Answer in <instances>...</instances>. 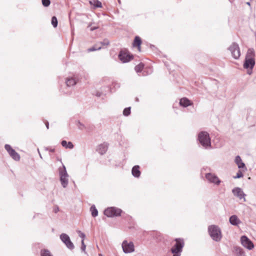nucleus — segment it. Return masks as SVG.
<instances>
[{
  "label": "nucleus",
  "instance_id": "obj_21",
  "mask_svg": "<svg viewBox=\"0 0 256 256\" xmlns=\"http://www.w3.org/2000/svg\"><path fill=\"white\" fill-rule=\"evenodd\" d=\"M234 252L236 256H244V252L242 248L240 247H234Z\"/></svg>",
  "mask_w": 256,
  "mask_h": 256
},
{
  "label": "nucleus",
  "instance_id": "obj_3",
  "mask_svg": "<svg viewBox=\"0 0 256 256\" xmlns=\"http://www.w3.org/2000/svg\"><path fill=\"white\" fill-rule=\"evenodd\" d=\"M60 161L62 162L61 160H60ZM62 166L58 168V173L61 184L63 188H66L68 183V174L66 172V166L62 163Z\"/></svg>",
  "mask_w": 256,
  "mask_h": 256
},
{
  "label": "nucleus",
  "instance_id": "obj_45",
  "mask_svg": "<svg viewBox=\"0 0 256 256\" xmlns=\"http://www.w3.org/2000/svg\"><path fill=\"white\" fill-rule=\"evenodd\" d=\"M246 4L248 6H250V2H247Z\"/></svg>",
  "mask_w": 256,
  "mask_h": 256
},
{
  "label": "nucleus",
  "instance_id": "obj_30",
  "mask_svg": "<svg viewBox=\"0 0 256 256\" xmlns=\"http://www.w3.org/2000/svg\"><path fill=\"white\" fill-rule=\"evenodd\" d=\"M101 49V46H98L96 45L93 46L92 47H91L88 49V52H94L97 50H100Z\"/></svg>",
  "mask_w": 256,
  "mask_h": 256
},
{
  "label": "nucleus",
  "instance_id": "obj_22",
  "mask_svg": "<svg viewBox=\"0 0 256 256\" xmlns=\"http://www.w3.org/2000/svg\"><path fill=\"white\" fill-rule=\"evenodd\" d=\"M66 84L68 86H74L76 82L73 78H68L66 79Z\"/></svg>",
  "mask_w": 256,
  "mask_h": 256
},
{
  "label": "nucleus",
  "instance_id": "obj_35",
  "mask_svg": "<svg viewBox=\"0 0 256 256\" xmlns=\"http://www.w3.org/2000/svg\"><path fill=\"white\" fill-rule=\"evenodd\" d=\"M76 125L78 128L80 130H82L85 128L84 125L83 124L81 123L80 121L77 122Z\"/></svg>",
  "mask_w": 256,
  "mask_h": 256
},
{
  "label": "nucleus",
  "instance_id": "obj_25",
  "mask_svg": "<svg viewBox=\"0 0 256 256\" xmlns=\"http://www.w3.org/2000/svg\"><path fill=\"white\" fill-rule=\"evenodd\" d=\"M90 210L91 212V213H92V216H93V217H96V216H98V211L97 210V209L96 208V206L94 205H92L90 208Z\"/></svg>",
  "mask_w": 256,
  "mask_h": 256
},
{
  "label": "nucleus",
  "instance_id": "obj_43",
  "mask_svg": "<svg viewBox=\"0 0 256 256\" xmlns=\"http://www.w3.org/2000/svg\"><path fill=\"white\" fill-rule=\"evenodd\" d=\"M58 210V208H57L56 209L54 210V212L56 213Z\"/></svg>",
  "mask_w": 256,
  "mask_h": 256
},
{
  "label": "nucleus",
  "instance_id": "obj_31",
  "mask_svg": "<svg viewBox=\"0 0 256 256\" xmlns=\"http://www.w3.org/2000/svg\"><path fill=\"white\" fill-rule=\"evenodd\" d=\"M130 114V107L125 108L123 110V114L124 116H128Z\"/></svg>",
  "mask_w": 256,
  "mask_h": 256
},
{
  "label": "nucleus",
  "instance_id": "obj_46",
  "mask_svg": "<svg viewBox=\"0 0 256 256\" xmlns=\"http://www.w3.org/2000/svg\"><path fill=\"white\" fill-rule=\"evenodd\" d=\"M248 74H251V73H252V72H248Z\"/></svg>",
  "mask_w": 256,
  "mask_h": 256
},
{
  "label": "nucleus",
  "instance_id": "obj_8",
  "mask_svg": "<svg viewBox=\"0 0 256 256\" xmlns=\"http://www.w3.org/2000/svg\"><path fill=\"white\" fill-rule=\"evenodd\" d=\"M4 148L10 154V156L16 161H18L20 160V154L13 149L11 146L8 144L4 146Z\"/></svg>",
  "mask_w": 256,
  "mask_h": 256
},
{
  "label": "nucleus",
  "instance_id": "obj_15",
  "mask_svg": "<svg viewBox=\"0 0 256 256\" xmlns=\"http://www.w3.org/2000/svg\"><path fill=\"white\" fill-rule=\"evenodd\" d=\"M108 145V144L106 142H104L103 144H100L96 148V151L101 155H103L107 151Z\"/></svg>",
  "mask_w": 256,
  "mask_h": 256
},
{
  "label": "nucleus",
  "instance_id": "obj_14",
  "mask_svg": "<svg viewBox=\"0 0 256 256\" xmlns=\"http://www.w3.org/2000/svg\"><path fill=\"white\" fill-rule=\"evenodd\" d=\"M232 192L234 196L238 197L240 200L243 199L244 202H246L245 196L246 195L240 188H235L232 190Z\"/></svg>",
  "mask_w": 256,
  "mask_h": 256
},
{
  "label": "nucleus",
  "instance_id": "obj_41",
  "mask_svg": "<svg viewBox=\"0 0 256 256\" xmlns=\"http://www.w3.org/2000/svg\"><path fill=\"white\" fill-rule=\"evenodd\" d=\"M46 126L47 129L49 128V124H48V121H46Z\"/></svg>",
  "mask_w": 256,
  "mask_h": 256
},
{
  "label": "nucleus",
  "instance_id": "obj_23",
  "mask_svg": "<svg viewBox=\"0 0 256 256\" xmlns=\"http://www.w3.org/2000/svg\"><path fill=\"white\" fill-rule=\"evenodd\" d=\"M61 144L62 146L66 148L72 149L74 148V144L71 142H67L65 140H63L61 142Z\"/></svg>",
  "mask_w": 256,
  "mask_h": 256
},
{
  "label": "nucleus",
  "instance_id": "obj_6",
  "mask_svg": "<svg viewBox=\"0 0 256 256\" xmlns=\"http://www.w3.org/2000/svg\"><path fill=\"white\" fill-rule=\"evenodd\" d=\"M228 50L230 52L234 58L238 60L240 58V49L238 44L236 42H232L228 48Z\"/></svg>",
  "mask_w": 256,
  "mask_h": 256
},
{
  "label": "nucleus",
  "instance_id": "obj_49",
  "mask_svg": "<svg viewBox=\"0 0 256 256\" xmlns=\"http://www.w3.org/2000/svg\"><path fill=\"white\" fill-rule=\"evenodd\" d=\"M98 255H99V256H102V254H99Z\"/></svg>",
  "mask_w": 256,
  "mask_h": 256
},
{
  "label": "nucleus",
  "instance_id": "obj_7",
  "mask_svg": "<svg viewBox=\"0 0 256 256\" xmlns=\"http://www.w3.org/2000/svg\"><path fill=\"white\" fill-rule=\"evenodd\" d=\"M60 240L65 244L68 248L72 250L74 248V244L70 240V236L66 234H62L60 235Z\"/></svg>",
  "mask_w": 256,
  "mask_h": 256
},
{
  "label": "nucleus",
  "instance_id": "obj_44",
  "mask_svg": "<svg viewBox=\"0 0 256 256\" xmlns=\"http://www.w3.org/2000/svg\"><path fill=\"white\" fill-rule=\"evenodd\" d=\"M38 151H39V150H38ZM38 153H39V154H40V158H42V155L40 154V152H38Z\"/></svg>",
  "mask_w": 256,
  "mask_h": 256
},
{
  "label": "nucleus",
  "instance_id": "obj_40",
  "mask_svg": "<svg viewBox=\"0 0 256 256\" xmlns=\"http://www.w3.org/2000/svg\"><path fill=\"white\" fill-rule=\"evenodd\" d=\"M98 28V26H93V27H91L90 28V31H94L96 30H97Z\"/></svg>",
  "mask_w": 256,
  "mask_h": 256
},
{
  "label": "nucleus",
  "instance_id": "obj_16",
  "mask_svg": "<svg viewBox=\"0 0 256 256\" xmlns=\"http://www.w3.org/2000/svg\"><path fill=\"white\" fill-rule=\"evenodd\" d=\"M229 222L232 225L237 226L241 222L236 215H232L230 216Z\"/></svg>",
  "mask_w": 256,
  "mask_h": 256
},
{
  "label": "nucleus",
  "instance_id": "obj_37",
  "mask_svg": "<svg viewBox=\"0 0 256 256\" xmlns=\"http://www.w3.org/2000/svg\"><path fill=\"white\" fill-rule=\"evenodd\" d=\"M110 42L108 40H104L102 42H101V44L104 46H106L109 44Z\"/></svg>",
  "mask_w": 256,
  "mask_h": 256
},
{
  "label": "nucleus",
  "instance_id": "obj_47",
  "mask_svg": "<svg viewBox=\"0 0 256 256\" xmlns=\"http://www.w3.org/2000/svg\"><path fill=\"white\" fill-rule=\"evenodd\" d=\"M91 25H92V24H89L88 26V28L90 27L91 26Z\"/></svg>",
  "mask_w": 256,
  "mask_h": 256
},
{
  "label": "nucleus",
  "instance_id": "obj_9",
  "mask_svg": "<svg viewBox=\"0 0 256 256\" xmlns=\"http://www.w3.org/2000/svg\"><path fill=\"white\" fill-rule=\"evenodd\" d=\"M242 244L247 249L250 250L254 247L252 242L246 236H242L240 238Z\"/></svg>",
  "mask_w": 256,
  "mask_h": 256
},
{
  "label": "nucleus",
  "instance_id": "obj_36",
  "mask_svg": "<svg viewBox=\"0 0 256 256\" xmlns=\"http://www.w3.org/2000/svg\"><path fill=\"white\" fill-rule=\"evenodd\" d=\"M81 243H82V246H81L82 251L84 252L85 254H86V245L84 244V241H83V240H82Z\"/></svg>",
  "mask_w": 256,
  "mask_h": 256
},
{
  "label": "nucleus",
  "instance_id": "obj_17",
  "mask_svg": "<svg viewBox=\"0 0 256 256\" xmlns=\"http://www.w3.org/2000/svg\"><path fill=\"white\" fill-rule=\"evenodd\" d=\"M234 162L237 164L239 168H245L246 170V169L244 163L242 162L241 158L239 156H236Z\"/></svg>",
  "mask_w": 256,
  "mask_h": 256
},
{
  "label": "nucleus",
  "instance_id": "obj_32",
  "mask_svg": "<svg viewBox=\"0 0 256 256\" xmlns=\"http://www.w3.org/2000/svg\"><path fill=\"white\" fill-rule=\"evenodd\" d=\"M42 4L44 6L47 7L50 4V0H42Z\"/></svg>",
  "mask_w": 256,
  "mask_h": 256
},
{
  "label": "nucleus",
  "instance_id": "obj_34",
  "mask_svg": "<svg viewBox=\"0 0 256 256\" xmlns=\"http://www.w3.org/2000/svg\"><path fill=\"white\" fill-rule=\"evenodd\" d=\"M76 232L78 234L79 236L80 237L82 238V240H83V241H84V238H86L85 234L84 232H82L80 230H78L76 231Z\"/></svg>",
  "mask_w": 256,
  "mask_h": 256
},
{
  "label": "nucleus",
  "instance_id": "obj_20",
  "mask_svg": "<svg viewBox=\"0 0 256 256\" xmlns=\"http://www.w3.org/2000/svg\"><path fill=\"white\" fill-rule=\"evenodd\" d=\"M142 44V40L138 36H136L133 42V46L138 48V50L140 51V45Z\"/></svg>",
  "mask_w": 256,
  "mask_h": 256
},
{
  "label": "nucleus",
  "instance_id": "obj_29",
  "mask_svg": "<svg viewBox=\"0 0 256 256\" xmlns=\"http://www.w3.org/2000/svg\"><path fill=\"white\" fill-rule=\"evenodd\" d=\"M51 23L54 28H56L58 26V20L55 16L52 17Z\"/></svg>",
  "mask_w": 256,
  "mask_h": 256
},
{
  "label": "nucleus",
  "instance_id": "obj_12",
  "mask_svg": "<svg viewBox=\"0 0 256 256\" xmlns=\"http://www.w3.org/2000/svg\"><path fill=\"white\" fill-rule=\"evenodd\" d=\"M118 57L122 62H128L134 58V56L132 54H127L122 50L120 52Z\"/></svg>",
  "mask_w": 256,
  "mask_h": 256
},
{
  "label": "nucleus",
  "instance_id": "obj_19",
  "mask_svg": "<svg viewBox=\"0 0 256 256\" xmlns=\"http://www.w3.org/2000/svg\"><path fill=\"white\" fill-rule=\"evenodd\" d=\"M179 104L180 106L184 108L190 106L192 104L190 101L186 98H181L180 100Z\"/></svg>",
  "mask_w": 256,
  "mask_h": 256
},
{
  "label": "nucleus",
  "instance_id": "obj_27",
  "mask_svg": "<svg viewBox=\"0 0 256 256\" xmlns=\"http://www.w3.org/2000/svg\"><path fill=\"white\" fill-rule=\"evenodd\" d=\"M40 256H52L50 250L46 249L42 250L40 251Z\"/></svg>",
  "mask_w": 256,
  "mask_h": 256
},
{
  "label": "nucleus",
  "instance_id": "obj_13",
  "mask_svg": "<svg viewBox=\"0 0 256 256\" xmlns=\"http://www.w3.org/2000/svg\"><path fill=\"white\" fill-rule=\"evenodd\" d=\"M254 58H245L244 63V68L246 69L252 70L255 65Z\"/></svg>",
  "mask_w": 256,
  "mask_h": 256
},
{
  "label": "nucleus",
  "instance_id": "obj_33",
  "mask_svg": "<svg viewBox=\"0 0 256 256\" xmlns=\"http://www.w3.org/2000/svg\"><path fill=\"white\" fill-rule=\"evenodd\" d=\"M244 176V174L240 170H238V172L236 173V176H234V178H242Z\"/></svg>",
  "mask_w": 256,
  "mask_h": 256
},
{
  "label": "nucleus",
  "instance_id": "obj_5",
  "mask_svg": "<svg viewBox=\"0 0 256 256\" xmlns=\"http://www.w3.org/2000/svg\"><path fill=\"white\" fill-rule=\"evenodd\" d=\"M122 210L118 208L110 207L106 208L104 212L105 216L109 218L118 216L121 215Z\"/></svg>",
  "mask_w": 256,
  "mask_h": 256
},
{
  "label": "nucleus",
  "instance_id": "obj_18",
  "mask_svg": "<svg viewBox=\"0 0 256 256\" xmlns=\"http://www.w3.org/2000/svg\"><path fill=\"white\" fill-rule=\"evenodd\" d=\"M140 166L138 165L134 166L132 170V174L135 178H139L140 175Z\"/></svg>",
  "mask_w": 256,
  "mask_h": 256
},
{
  "label": "nucleus",
  "instance_id": "obj_1",
  "mask_svg": "<svg viewBox=\"0 0 256 256\" xmlns=\"http://www.w3.org/2000/svg\"><path fill=\"white\" fill-rule=\"evenodd\" d=\"M198 140L199 143L205 148L211 146L210 138L209 134L206 131H202L198 134Z\"/></svg>",
  "mask_w": 256,
  "mask_h": 256
},
{
  "label": "nucleus",
  "instance_id": "obj_24",
  "mask_svg": "<svg viewBox=\"0 0 256 256\" xmlns=\"http://www.w3.org/2000/svg\"><path fill=\"white\" fill-rule=\"evenodd\" d=\"M254 50L253 48H248L245 58H254Z\"/></svg>",
  "mask_w": 256,
  "mask_h": 256
},
{
  "label": "nucleus",
  "instance_id": "obj_10",
  "mask_svg": "<svg viewBox=\"0 0 256 256\" xmlns=\"http://www.w3.org/2000/svg\"><path fill=\"white\" fill-rule=\"evenodd\" d=\"M122 248L125 253H130L134 250V245L132 242L128 243L126 240H124L122 244Z\"/></svg>",
  "mask_w": 256,
  "mask_h": 256
},
{
  "label": "nucleus",
  "instance_id": "obj_11",
  "mask_svg": "<svg viewBox=\"0 0 256 256\" xmlns=\"http://www.w3.org/2000/svg\"><path fill=\"white\" fill-rule=\"evenodd\" d=\"M206 180L210 183H214L216 185H219L221 182L220 180L214 174L212 173H207L205 176Z\"/></svg>",
  "mask_w": 256,
  "mask_h": 256
},
{
  "label": "nucleus",
  "instance_id": "obj_2",
  "mask_svg": "<svg viewBox=\"0 0 256 256\" xmlns=\"http://www.w3.org/2000/svg\"><path fill=\"white\" fill-rule=\"evenodd\" d=\"M208 232L212 238L216 242H220L222 238L221 230L216 225H210L208 227Z\"/></svg>",
  "mask_w": 256,
  "mask_h": 256
},
{
  "label": "nucleus",
  "instance_id": "obj_48",
  "mask_svg": "<svg viewBox=\"0 0 256 256\" xmlns=\"http://www.w3.org/2000/svg\"><path fill=\"white\" fill-rule=\"evenodd\" d=\"M136 101H138V98H136Z\"/></svg>",
  "mask_w": 256,
  "mask_h": 256
},
{
  "label": "nucleus",
  "instance_id": "obj_28",
  "mask_svg": "<svg viewBox=\"0 0 256 256\" xmlns=\"http://www.w3.org/2000/svg\"><path fill=\"white\" fill-rule=\"evenodd\" d=\"M90 4L94 5V7L96 8H101L102 6L101 2L98 0H94L93 2L90 1Z\"/></svg>",
  "mask_w": 256,
  "mask_h": 256
},
{
  "label": "nucleus",
  "instance_id": "obj_42",
  "mask_svg": "<svg viewBox=\"0 0 256 256\" xmlns=\"http://www.w3.org/2000/svg\"><path fill=\"white\" fill-rule=\"evenodd\" d=\"M96 96L98 97H100L101 96V93L100 92H98L96 94Z\"/></svg>",
  "mask_w": 256,
  "mask_h": 256
},
{
  "label": "nucleus",
  "instance_id": "obj_26",
  "mask_svg": "<svg viewBox=\"0 0 256 256\" xmlns=\"http://www.w3.org/2000/svg\"><path fill=\"white\" fill-rule=\"evenodd\" d=\"M144 67V64L140 62L138 65L136 66L134 70L137 73L140 72L142 71Z\"/></svg>",
  "mask_w": 256,
  "mask_h": 256
},
{
  "label": "nucleus",
  "instance_id": "obj_38",
  "mask_svg": "<svg viewBox=\"0 0 256 256\" xmlns=\"http://www.w3.org/2000/svg\"><path fill=\"white\" fill-rule=\"evenodd\" d=\"M45 150H48L49 152H54L55 151L54 148H46Z\"/></svg>",
  "mask_w": 256,
  "mask_h": 256
},
{
  "label": "nucleus",
  "instance_id": "obj_39",
  "mask_svg": "<svg viewBox=\"0 0 256 256\" xmlns=\"http://www.w3.org/2000/svg\"><path fill=\"white\" fill-rule=\"evenodd\" d=\"M113 84H114V88H118L120 87V84L119 83L114 82Z\"/></svg>",
  "mask_w": 256,
  "mask_h": 256
},
{
  "label": "nucleus",
  "instance_id": "obj_4",
  "mask_svg": "<svg viewBox=\"0 0 256 256\" xmlns=\"http://www.w3.org/2000/svg\"><path fill=\"white\" fill-rule=\"evenodd\" d=\"M174 240L176 243L172 248L170 251L174 254L173 256H180V254L184 244V240L180 238H176Z\"/></svg>",
  "mask_w": 256,
  "mask_h": 256
}]
</instances>
